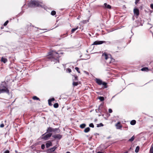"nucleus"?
<instances>
[{"label": "nucleus", "mask_w": 153, "mask_h": 153, "mask_svg": "<svg viewBox=\"0 0 153 153\" xmlns=\"http://www.w3.org/2000/svg\"><path fill=\"white\" fill-rule=\"evenodd\" d=\"M48 58L51 59V61H53L54 63H59V56L58 53L55 51H51L48 53Z\"/></svg>", "instance_id": "obj_1"}, {"label": "nucleus", "mask_w": 153, "mask_h": 153, "mask_svg": "<svg viewBox=\"0 0 153 153\" xmlns=\"http://www.w3.org/2000/svg\"><path fill=\"white\" fill-rule=\"evenodd\" d=\"M28 7H39V2L36 1H30L28 4Z\"/></svg>", "instance_id": "obj_2"}, {"label": "nucleus", "mask_w": 153, "mask_h": 153, "mask_svg": "<svg viewBox=\"0 0 153 153\" xmlns=\"http://www.w3.org/2000/svg\"><path fill=\"white\" fill-rule=\"evenodd\" d=\"M6 93L8 94H10V91L8 88L5 86H1L0 88V94Z\"/></svg>", "instance_id": "obj_3"}, {"label": "nucleus", "mask_w": 153, "mask_h": 153, "mask_svg": "<svg viewBox=\"0 0 153 153\" xmlns=\"http://www.w3.org/2000/svg\"><path fill=\"white\" fill-rule=\"evenodd\" d=\"M96 83L99 85H102L105 87L106 88L107 83L105 82H103L102 80L98 79H96Z\"/></svg>", "instance_id": "obj_4"}, {"label": "nucleus", "mask_w": 153, "mask_h": 153, "mask_svg": "<svg viewBox=\"0 0 153 153\" xmlns=\"http://www.w3.org/2000/svg\"><path fill=\"white\" fill-rule=\"evenodd\" d=\"M52 135V133H48L46 134H45L43 136H42V137H41V139L45 140H48V139L51 137Z\"/></svg>", "instance_id": "obj_5"}, {"label": "nucleus", "mask_w": 153, "mask_h": 153, "mask_svg": "<svg viewBox=\"0 0 153 153\" xmlns=\"http://www.w3.org/2000/svg\"><path fill=\"white\" fill-rule=\"evenodd\" d=\"M102 56L103 58L107 60L109 58V56H111V55L110 54H107L106 52H104L102 53Z\"/></svg>", "instance_id": "obj_6"}, {"label": "nucleus", "mask_w": 153, "mask_h": 153, "mask_svg": "<svg viewBox=\"0 0 153 153\" xmlns=\"http://www.w3.org/2000/svg\"><path fill=\"white\" fill-rule=\"evenodd\" d=\"M134 15L136 16L137 18L139 15V11L137 8H134Z\"/></svg>", "instance_id": "obj_7"}, {"label": "nucleus", "mask_w": 153, "mask_h": 153, "mask_svg": "<svg viewBox=\"0 0 153 153\" xmlns=\"http://www.w3.org/2000/svg\"><path fill=\"white\" fill-rule=\"evenodd\" d=\"M53 131V128L51 127H49L47 128L46 132L45 134H43L42 135V136L44 135L47 133H51V132H52Z\"/></svg>", "instance_id": "obj_8"}, {"label": "nucleus", "mask_w": 153, "mask_h": 153, "mask_svg": "<svg viewBox=\"0 0 153 153\" xmlns=\"http://www.w3.org/2000/svg\"><path fill=\"white\" fill-rule=\"evenodd\" d=\"M62 135L59 134H54L52 135V137L55 139H60L62 137Z\"/></svg>", "instance_id": "obj_9"}, {"label": "nucleus", "mask_w": 153, "mask_h": 153, "mask_svg": "<svg viewBox=\"0 0 153 153\" xmlns=\"http://www.w3.org/2000/svg\"><path fill=\"white\" fill-rule=\"evenodd\" d=\"M106 42L105 41H97L94 42L93 45H100L101 44L103 43H105Z\"/></svg>", "instance_id": "obj_10"}, {"label": "nucleus", "mask_w": 153, "mask_h": 153, "mask_svg": "<svg viewBox=\"0 0 153 153\" xmlns=\"http://www.w3.org/2000/svg\"><path fill=\"white\" fill-rule=\"evenodd\" d=\"M103 103H102L99 106L98 108V112H100V113H101L103 112V111L102 109L103 108Z\"/></svg>", "instance_id": "obj_11"}, {"label": "nucleus", "mask_w": 153, "mask_h": 153, "mask_svg": "<svg viewBox=\"0 0 153 153\" xmlns=\"http://www.w3.org/2000/svg\"><path fill=\"white\" fill-rule=\"evenodd\" d=\"M115 126L117 129H121L122 128V126L121 125L120 122H118L116 125Z\"/></svg>", "instance_id": "obj_12"}, {"label": "nucleus", "mask_w": 153, "mask_h": 153, "mask_svg": "<svg viewBox=\"0 0 153 153\" xmlns=\"http://www.w3.org/2000/svg\"><path fill=\"white\" fill-rule=\"evenodd\" d=\"M55 100V99L54 98H52L48 100V104L50 106H52V104L51 103V102Z\"/></svg>", "instance_id": "obj_13"}, {"label": "nucleus", "mask_w": 153, "mask_h": 153, "mask_svg": "<svg viewBox=\"0 0 153 153\" xmlns=\"http://www.w3.org/2000/svg\"><path fill=\"white\" fill-rule=\"evenodd\" d=\"M52 145V143L50 141H48L46 144V147L47 148H48L50 146Z\"/></svg>", "instance_id": "obj_14"}, {"label": "nucleus", "mask_w": 153, "mask_h": 153, "mask_svg": "<svg viewBox=\"0 0 153 153\" xmlns=\"http://www.w3.org/2000/svg\"><path fill=\"white\" fill-rule=\"evenodd\" d=\"M57 148V147L56 146H54L53 147L49 149H48V152H52L54 151Z\"/></svg>", "instance_id": "obj_15"}, {"label": "nucleus", "mask_w": 153, "mask_h": 153, "mask_svg": "<svg viewBox=\"0 0 153 153\" xmlns=\"http://www.w3.org/2000/svg\"><path fill=\"white\" fill-rule=\"evenodd\" d=\"M1 61L4 63H5L7 62V58H5L3 57H2L1 59Z\"/></svg>", "instance_id": "obj_16"}, {"label": "nucleus", "mask_w": 153, "mask_h": 153, "mask_svg": "<svg viewBox=\"0 0 153 153\" xmlns=\"http://www.w3.org/2000/svg\"><path fill=\"white\" fill-rule=\"evenodd\" d=\"M104 6L105 7L108 9H111V6L109 4H107L106 3H105L104 4Z\"/></svg>", "instance_id": "obj_17"}, {"label": "nucleus", "mask_w": 153, "mask_h": 153, "mask_svg": "<svg viewBox=\"0 0 153 153\" xmlns=\"http://www.w3.org/2000/svg\"><path fill=\"white\" fill-rule=\"evenodd\" d=\"M53 132H56L57 133H59L60 131V130H59V128H53Z\"/></svg>", "instance_id": "obj_18"}, {"label": "nucleus", "mask_w": 153, "mask_h": 153, "mask_svg": "<svg viewBox=\"0 0 153 153\" xmlns=\"http://www.w3.org/2000/svg\"><path fill=\"white\" fill-rule=\"evenodd\" d=\"M136 123V121L135 120H133L130 122V124L132 125H134Z\"/></svg>", "instance_id": "obj_19"}, {"label": "nucleus", "mask_w": 153, "mask_h": 153, "mask_svg": "<svg viewBox=\"0 0 153 153\" xmlns=\"http://www.w3.org/2000/svg\"><path fill=\"white\" fill-rule=\"evenodd\" d=\"M90 129L89 127H87L85 129L84 131L85 133L88 132L90 131Z\"/></svg>", "instance_id": "obj_20"}, {"label": "nucleus", "mask_w": 153, "mask_h": 153, "mask_svg": "<svg viewBox=\"0 0 153 153\" xmlns=\"http://www.w3.org/2000/svg\"><path fill=\"white\" fill-rule=\"evenodd\" d=\"M135 137L133 136L130 139H129L128 140V141L132 142L134 140Z\"/></svg>", "instance_id": "obj_21"}, {"label": "nucleus", "mask_w": 153, "mask_h": 153, "mask_svg": "<svg viewBox=\"0 0 153 153\" xmlns=\"http://www.w3.org/2000/svg\"><path fill=\"white\" fill-rule=\"evenodd\" d=\"M142 71H147L149 70L148 68L147 67H144L141 69Z\"/></svg>", "instance_id": "obj_22"}, {"label": "nucleus", "mask_w": 153, "mask_h": 153, "mask_svg": "<svg viewBox=\"0 0 153 153\" xmlns=\"http://www.w3.org/2000/svg\"><path fill=\"white\" fill-rule=\"evenodd\" d=\"M67 34H68V33H66L65 34H63V35H61V36H60V37L61 38L60 39H61V38H64L65 37V36H67Z\"/></svg>", "instance_id": "obj_23"}, {"label": "nucleus", "mask_w": 153, "mask_h": 153, "mask_svg": "<svg viewBox=\"0 0 153 153\" xmlns=\"http://www.w3.org/2000/svg\"><path fill=\"white\" fill-rule=\"evenodd\" d=\"M140 149V147L139 146H138L136 147L135 150V152L136 153H137L138 152L139 150Z\"/></svg>", "instance_id": "obj_24"}, {"label": "nucleus", "mask_w": 153, "mask_h": 153, "mask_svg": "<svg viewBox=\"0 0 153 153\" xmlns=\"http://www.w3.org/2000/svg\"><path fill=\"white\" fill-rule=\"evenodd\" d=\"M78 27L77 26L76 28H73L71 30V33H73L75 30L78 29Z\"/></svg>", "instance_id": "obj_25"}, {"label": "nucleus", "mask_w": 153, "mask_h": 153, "mask_svg": "<svg viewBox=\"0 0 153 153\" xmlns=\"http://www.w3.org/2000/svg\"><path fill=\"white\" fill-rule=\"evenodd\" d=\"M74 78L73 79V81H78V76L76 75H74Z\"/></svg>", "instance_id": "obj_26"}, {"label": "nucleus", "mask_w": 153, "mask_h": 153, "mask_svg": "<svg viewBox=\"0 0 153 153\" xmlns=\"http://www.w3.org/2000/svg\"><path fill=\"white\" fill-rule=\"evenodd\" d=\"M86 126V125L85 124H82L80 125V127L82 128H84Z\"/></svg>", "instance_id": "obj_27"}, {"label": "nucleus", "mask_w": 153, "mask_h": 153, "mask_svg": "<svg viewBox=\"0 0 153 153\" xmlns=\"http://www.w3.org/2000/svg\"><path fill=\"white\" fill-rule=\"evenodd\" d=\"M33 99L34 100H40L36 96H34L33 97Z\"/></svg>", "instance_id": "obj_28"}, {"label": "nucleus", "mask_w": 153, "mask_h": 153, "mask_svg": "<svg viewBox=\"0 0 153 153\" xmlns=\"http://www.w3.org/2000/svg\"><path fill=\"white\" fill-rule=\"evenodd\" d=\"M59 106L58 104L57 103H55L53 105V107L55 108H57Z\"/></svg>", "instance_id": "obj_29"}, {"label": "nucleus", "mask_w": 153, "mask_h": 153, "mask_svg": "<svg viewBox=\"0 0 153 153\" xmlns=\"http://www.w3.org/2000/svg\"><path fill=\"white\" fill-rule=\"evenodd\" d=\"M99 99L100 100V101H104V98L103 97H99Z\"/></svg>", "instance_id": "obj_30"}, {"label": "nucleus", "mask_w": 153, "mask_h": 153, "mask_svg": "<svg viewBox=\"0 0 153 153\" xmlns=\"http://www.w3.org/2000/svg\"><path fill=\"white\" fill-rule=\"evenodd\" d=\"M78 85V83L77 82H75L74 81L73 82V85L74 86H76L77 85Z\"/></svg>", "instance_id": "obj_31"}, {"label": "nucleus", "mask_w": 153, "mask_h": 153, "mask_svg": "<svg viewBox=\"0 0 153 153\" xmlns=\"http://www.w3.org/2000/svg\"><path fill=\"white\" fill-rule=\"evenodd\" d=\"M103 126V125L102 123H100L99 124H97V127H99L101 126Z\"/></svg>", "instance_id": "obj_32"}, {"label": "nucleus", "mask_w": 153, "mask_h": 153, "mask_svg": "<svg viewBox=\"0 0 153 153\" xmlns=\"http://www.w3.org/2000/svg\"><path fill=\"white\" fill-rule=\"evenodd\" d=\"M56 14V12L55 11L53 10L52 11L51 13V14L53 16L55 15Z\"/></svg>", "instance_id": "obj_33"}, {"label": "nucleus", "mask_w": 153, "mask_h": 153, "mask_svg": "<svg viewBox=\"0 0 153 153\" xmlns=\"http://www.w3.org/2000/svg\"><path fill=\"white\" fill-rule=\"evenodd\" d=\"M66 71L67 72L71 73V70L69 68H68L66 69Z\"/></svg>", "instance_id": "obj_34"}, {"label": "nucleus", "mask_w": 153, "mask_h": 153, "mask_svg": "<svg viewBox=\"0 0 153 153\" xmlns=\"http://www.w3.org/2000/svg\"><path fill=\"white\" fill-rule=\"evenodd\" d=\"M75 69L79 73H80V71L79 70V68L77 67H75Z\"/></svg>", "instance_id": "obj_35"}, {"label": "nucleus", "mask_w": 153, "mask_h": 153, "mask_svg": "<svg viewBox=\"0 0 153 153\" xmlns=\"http://www.w3.org/2000/svg\"><path fill=\"white\" fill-rule=\"evenodd\" d=\"M89 127L92 128H94V126L93 123H90L89 125Z\"/></svg>", "instance_id": "obj_36"}, {"label": "nucleus", "mask_w": 153, "mask_h": 153, "mask_svg": "<svg viewBox=\"0 0 153 153\" xmlns=\"http://www.w3.org/2000/svg\"><path fill=\"white\" fill-rule=\"evenodd\" d=\"M8 22H9V21L8 20H7V21H6L5 22V23H4V26L7 25V24L8 23Z\"/></svg>", "instance_id": "obj_37"}, {"label": "nucleus", "mask_w": 153, "mask_h": 153, "mask_svg": "<svg viewBox=\"0 0 153 153\" xmlns=\"http://www.w3.org/2000/svg\"><path fill=\"white\" fill-rule=\"evenodd\" d=\"M41 149H44V148H45V145L43 144H42L41 145Z\"/></svg>", "instance_id": "obj_38"}, {"label": "nucleus", "mask_w": 153, "mask_h": 153, "mask_svg": "<svg viewBox=\"0 0 153 153\" xmlns=\"http://www.w3.org/2000/svg\"><path fill=\"white\" fill-rule=\"evenodd\" d=\"M149 153H153V149H150Z\"/></svg>", "instance_id": "obj_39"}, {"label": "nucleus", "mask_w": 153, "mask_h": 153, "mask_svg": "<svg viewBox=\"0 0 153 153\" xmlns=\"http://www.w3.org/2000/svg\"><path fill=\"white\" fill-rule=\"evenodd\" d=\"M4 126V125L3 123L1 124L0 125V127L1 128H3Z\"/></svg>", "instance_id": "obj_40"}, {"label": "nucleus", "mask_w": 153, "mask_h": 153, "mask_svg": "<svg viewBox=\"0 0 153 153\" xmlns=\"http://www.w3.org/2000/svg\"><path fill=\"white\" fill-rule=\"evenodd\" d=\"M108 112L109 113H111L112 112V110L111 109H109Z\"/></svg>", "instance_id": "obj_41"}, {"label": "nucleus", "mask_w": 153, "mask_h": 153, "mask_svg": "<svg viewBox=\"0 0 153 153\" xmlns=\"http://www.w3.org/2000/svg\"><path fill=\"white\" fill-rule=\"evenodd\" d=\"M140 0H135V4H137V3H138V2H139V1Z\"/></svg>", "instance_id": "obj_42"}, {"label": "nucleus", "mask_w": 153, "mask_h": 153, "mask_svg": "<svg viewBox=\"0 0 153 153\" xmlns=\"http://www.w3.org/2000/svg\"><path fill=\"white\" fill-rule=\"evenodd\" d=\"M87 22H88V21H87L86 20H83L82 22L83 23H86Z\"/></svg>", "instance_id": "obj_43"}, {"label": "nucleus", "mask_w": 153, "mask_h": 153, "mask_svg": "<svg viewBox=\"0 0 153 153\" xmlns=\"http://www.w3.org/2000/svg\"><path fill=\"white\" fill-rule=\"evenodd\" d=\"M4 153H10V151L9 150H7L5 151Z\"/></svg>", "instance_id": "obj_44"}, {"label": "nucleus", "mask_w": 153, "mask_h": 153, "mask_svg": "<svg viewBox=\"0 0 153 153\" xmlns=\"http://www.w3.org/2000/svg\"><path fill=\"white\" fill-rule=\"evenodd\" d=\"M84 72L85 74H87V75H89V73H88V72L86 71H84Z\"/></svg>", "instance_id": "obj_45"}, {"label": "nucleus", "mask_w": 153, "mask_h": 153, "mask_svg": "<svg viewBox=\"0 0 153 153\" xmlns=\"http://www.w3.org/2000/svg\"><path fill=\"white\" fill-rule=\"evenodd\" d=\"M150 7L153 10V4H151Z\"/></svg>", "instance_id": "obj_46"}, {"label": "nucleus", "mask_w": 153, "mask_h": 153, "mask_svg": "<svg viewBox=\"0 0 153 153\" xmlns=\"http://www.w3.org/2000/svg\"><path fill=\"white\" fill-rule=\"evenodd\" d=\"M131 147L128 150V151H130V150L131 149Z\"/></svg>", "instance_id": "obj_47"}, {"label": "nucleus", "mask_w": 153, "mask_h": 153, "mask_svg": "<svg viewBox=\"0 0 153 153\" xmlns=\"http://www.w3.org/2000/svg\"><path fill=\"white\" fill-rule=\"evenodd\" d=\"M66 153H71L69 152H67Z\"/></svg>", "instance_id": "obj_48"}, {"label": "nucleus", "mask_w": 153, "mask_h": 153, "mask_svg": "<svg viewBox=\"0 0 153 153\" xmlns=\"http://www.w3.org/2000/svg\"><path fill=\"white\" fill-rule=\"evenodd\" d=\"M1 29H3V27H1Z\"/></svg>", "instance_id": "obj_49"}]
</instances>
